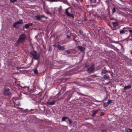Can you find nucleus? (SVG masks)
Returning <instances> with one entry per match:
<instances>
[{
  "mask_svg": "<svg viewBox=\"0 0 132 132\" xmlns=\"http://www.w3.org/2000/svg\"><path fill=\"white\" fill-rule=\"evenodd\" d=\"M30 54L32 56L33 59L35 60H38L40 58V54L36 51H31Z\"/></svg>",
  "mask_w": 132,
  "mask_h": 132,
  "instance_id": "nucleus-2",
  "label": "nucleus"
},
{
  "mask_svg": "<svg viewBox=\"0 0 132 132\" xmlns=\"http://www.w3.org/2000/svg\"><path fill=\"white\" fill-rule=\"evenodd\" d=\"M94 70V67L92 65L88 68L87 70V71L89 72H92Z\"/></svg>",
  "mask_w": 132,
  "mask_h": 132,
  "instance_id": "nucleus-6",
  "label": "nucleus"
},
{
  "mask_svg": "<svg viewBox=\"0 0 132 132\" xmlns=\"http://www.w3.org/2000/svg\"><path fill=\"white\" fill-rule=\"evenodd\" d=\"M104 114H105L103 112H102L100 114V115L101 116H103L104 115Z\"/></svg>",
  "mask_w": 132,
  "mask_h": 132,
  "instance_id": "nucleus-32",
  "label": "nucleus"
},
{
  "mask_svg": "<svg viewBox=\"0 0 132 132\" xmlns=\"http://www.w3.org/2000/svg\"><path fill=\"white\" fill-rule=\"evenodd\" d=\"M131 18H132V15H131Z\"/></svg>",
  "mask_w": 132,
  "mask_h": 132,
  "instance_id": "nucleus-47",
  "label": "nucleus"
},
{
  "mask_svg": "<svg viewBox=\"0 0 132 132\" xmlns=\"http://www.w3.org/2000/svg\"><path fill=\"white\" fill-rule=\"evenodd\" d=\"M56 102L55 100H54L52 102H51L48 101L47 102V104L48 105H53L55 104V103Z\"/></svg>",
  "mask_w": 132,
  "mask_h": 132,
  "instance_id": "nucleus-9",
  "label": "nucleus"
},
{
  "mask_svg": "<svg viewBox=\"0 0 132 132\" xmlns=\"http://www.w3.org/2000/svg\"><path fill=\"white\" fill-rule=\"evenodd\" d=\"M112 23L113 27H116L118 25V23L117 22H112Z\"/></svg>",
  "mask_w": 132,
  "mask_h": 132,
  "instance_id": "nucleus-14",
  "label": "nucleus"
},
{
  "mask_svg": "<svg viewBox=\"0 0 132 132\" xmlns=\"http://www.w3.org/2000/svg\"><path fill=\"white\" fill-rule=\"evenodd\" d=\"M109 18L110 20H114L116 21L117 19L113 17L112 16V15H110L109 16Z\"/></svg>",
  "mask_w": 132,
  "mask_h": 132,
  "instance_id": "nucleus-12",
  "label": "nucleus"
},
{
  "mask_svg": "<svg viewBox=\"0 0 132 132\" xmlns=\"http://www.w3.org/2000/svg\"><path fill=\"white\" fill-rule=\"evenodd\" d=\"M116 11V8L115 7H114L113 8V9L112 10V14L114 13Z\"/></svg>",
  "mask_w": 132,
  "mask_h": 132,
  "instance_id": "nucleus-24",
  "label": "nucleus"
},
{
  "mask_svg": "<svg viewBox=\"0 0 132 132\" xmlns=\"http://www.w3.org/2000/svg\"><path fill=\"white\" fill-rule=\"evenodd\" d=\"M96 102H102V101H98V100H96Z\"/></svg>",
  "mask_w": 132,
  "mask_h": 132,
  "instance_id": "nucleus-40",
  "label": "nucleus"
},
{
  "mask_svg": "<svg viewBox=\"0 0 132 132\" xmlns=\"http://www.w3.org/2000/svg\"><path fill=\"white\" fill-rule=\"evenodd\" d=\"M67 38L68 39H69L70 38V37L69 36H68V35H67Z\"/></svg>",
  "mask_w": 132,
  "mask_h": 132,
  "instance_id": "nucleus-39",
  "label": "nucleus"
},
{
  "mask_svg": "<svg viewBox=\"0 0 132 132\" xmlns=\"http://www.w3.org/2000/svg\"><path fill=\"white\" fill-rule=\"evenodd\" d=\"M89 65H87V64H86L85 65V66H84V67H85V68H87L88 67H89Z\"/></svg>",
  "mask_w": 132,
  "mask_h": 132,
  "instance_id": "nucleus-34",
  "label": "nucleus"
},
{
  "mask_svg": "<svg viewBox=\"0 0 132 132\" xmlns=\"http://www.w3.org/2000/svg\"><path fill=\"white\" fill-rule=\"evenodd\" d=\"M36 19L38 20H41V18L40 15H37L35 16Z\"/></svg>",
  "mask_w": 132,
  "mask_h": 132,
  "instance_id": "nucleus-19",
  "label": "nucleus"
},
{
  "mask_svg": "<svg viewBox=\"0 0 132 132\" xmlns=\"http://www.w3.org/2000/svg\"><path fill=\"white\" fill-rule=\"evenodd\" d=\"M125 130L127 132H132V129L126 128Z\"/></svg>",
  "mask_w": 132,
  "mask_h": 132,
  "instance_id": "nucleus-20",
  "label": "nucleus"
},
{
  "mask_svg": "<svg viewBox=\"0 0 132 132\" xmlns=\"http://www.w3.org/2000/svg\"><path fill=\"white\" fill-rule=\"evenodd\" d=\"M3 94L5 96H9L11 95V93L10 92H4Z\"/></svg>",
  "mask_w": 132,
  "mask_h": 132,
  "instance_id": "nucleus-15",
  "label": "nucleus"
},
{
  "mask_svg": "<svg viewBox=\"0 0 132 132\" xmlns=\"http://www.w3.org/2000/svg\"><path fill=\"white\" fill-rule=\"evenodd\" d=\"M46 13L48 14H49L50 15H52V13L49 11H47L46 12Z\"/></svg>",
  "mask_w": 132,
  "mask_h": 132,
  "instance_id": "nucleus-31",
  "label": "nucleus"
},
{
  "mask_svg": "<svg viewBox=\"0 0 132 132\" xmlns=\"http://www.w3.org/2000/svg\"><path fill=\"white\" fill-rule=\"evenodd\" d=\"M26 35L24 33L19 35L17 41L15 43L14 45L15 47L19 46L20 44H23L26 40Z\"/></svg>",
  "mask_w": 132,
  "mask_h": 132,
  "instance_id": "nucleus-1",
  "label": "nucleus"
},
{
  "mask_svg": "<svg viewBox=\"0 0 132 132\" xmlns=\"http://www.w3.org/2000/svg\"><path fill=\"white\" fill-rule=\"evenodd\" d=\"M129 32L130 33V35H132V30H129Z\"/></svg>",
  "mask_w": 132,
  "mask_h": 132,
  "instance_id": "nucleus-36",
  "label": "nucleus"
},
{
  "mask_svg": "<svg viewBox=\"0 0 132 132\" xmlns=\"http://www.w3.org/2000/svg\"><path fill=\"white\" fill-rule=\"evenodd\" d=\"M10 90V89L7 87H5L4 88V92H8Z\"/></svg>",
  "mask_w": 132,
  "mask_h": 132,
  "instance_id": "nucleus-16",
  "label": "nucleus"
},
{
  "mask_svg": "<svg viewBox=\"0 0 132 132\" xmlns=\"http://www.w3.org/2000/svg\"><path fill=\"white\" fill-rule=\"evenodd\" d=\"M68 118L67 117H63L62 119V121H64L66 119H68Z\"/></svg>",
  "mask_w": 132,
  "mask_h": 132,
  "instance_id": "nucleus-17",
  "label": "nucleus"
},
{
  "mask_svg": "<svg viewBox=\"0 0 132 132\" xmlns=\"http://www.w3.org/2000/svg\"><path fill=\"white\" fill-rule=\"evenodd\" d=\"M72 91H68L65 94V96H67V99L69 100L72 96Z\"/></svg>",
  "mask_w": 132,
  "mask_h": 132,
  "instance_id": "nucleus-3",
  "label": "nucleus"
},
{
  "mask_svg": "<svg viewBox=\"0 0 132 132\" xmlns=\"http://www.w3.org/2000/svg\"><path fill=\"white\" fill-rule=\"evenodd\" d=\"M82 96H85V95H84V94H82Z\"/></svg>",
  "mask_w": 132,
  "mask_h": 132,
  "instance_id": "nucleus-43",
  "label": "nucleus"
},
{
  "mask_svg": "<svg viewBox=\"0 0 132 132\" xmlns=\"http://www.w3.org/2000/svg\"><path fill=\"white\" fill-rule=\"evenodd\" d=\"M131 88V86L130 85H129L128 86H125L123 89L124 90H128L130 88Z\"/></svg>",
  "mask_w": 132,
  "mask_h": 132,
  "instance_id": "nucleus-13",
  "label": "nucleus"
},
{
  "mask_svg": "<svg viewBox=\"0 0 132 132\" xmlns=\"http://www.w3.org/2000/svg\"><path fill=\"white\" fill-rule=\"evenodd\" d=\"M91 76H89V77L88 78V79H90L91 78Z\"/></svg>",
  "mask_w": 132,
  "mask_h": 132,
  "instance_id": "nucleus-42",
  "label": "nucleus"
},
{
  "mask_svg": "<svg viewBox=\"0 0 132 132\" xmlns=\"http://www.w3.org/2000/svg\"><path fill=\"white\" fill-rule=\"evenodd\" d=\"M78 32L80 35H81L82 34V32L80 30H79V31Z\"/></svg>",
  "mask_w": 132,
  "mask_h": 132,
  "instance_id": "nucleus-38",
  "label": "nucleus"
},
{
  "mask_svg": "<svg viewBox=\"0 0 132 132\" xmlns=\"http://www.w3.org/2000/svg\"><path fill=\"white\" fill-rule=\"evenodd\" d=\"M15 26H14V25H13V27H14V28H19L20 26H18V24H16Z\"/></svg>",
  "mask_w": 132,
  "mask_h": 132,
  "instance_id": "nucleus-28",
  "label": "nucleus"
},
{
  "mask_svg": "<svg viewBox=\"0 0 132 132\" xmlns=\"http://www.w3.org/2000/svg\"><path fill=\"white\" fill-rule=\"evenodd\" d=\"M55 46L60 50L63 51L65 49L64 46H61L59 44H57Z\"/></svg>",
  "mask_w": 132,
  "mask_h": 132,
  "instance_id": "nucleus-5",
  "label": "nucleus"
},
{
  "mask_svg": "<svg viewBox=\"0 0 132 132\" xmlns=\"http://www.w3.org/2000/svg\"><path fill=\"white\" fill-rule=\"evenodd\" d=\"M65 13L66 15L68 16H70L73 18H74V16L72 14H70L68 11V9H66L65 11Z\"/></svg>",
  "mask_w": 132,
  "mask_h": 132,
  "instance_id": "nucleus-4",
  "label": "nucleus"
},
{
  "mask_svg": "<svg viewBox=\"0 0 132 132\" xmlns=\"http://www.w3.org/2000/svg\"><path fill=\"white\" fill-rule=\"evenodd\" d=\"M29 26L28 24H26L25 25V28L26 29H27L29 28Z\"/></svg>",
  "mask_w": 132,
  "mask_h": 132,
  "instance_id": "nucleus-27",
  "label": "nucleus"
},
{
  "mask_svg": "<svg viewBox=\"0 0 132 132\" xmlns=\"http://www.w3.org/2000/svg\"><path fill=\"white\" fill-rule=\"evenodd\" d=\"M110 77L107 74L104 75L102 77V79H104L105 80H109Z\"/></svg>",
  "mask_w": 132,
  "mask_h": 132,
  "instance_id": "nucleus-7",
  "label": "nucleus"
},
{
  "mask_svg": "<svg viewBox=\"0 0 132 132\" xmlns=\"http://www.w3.org/2000/svg\"><path fill=\"white\" fill-rule=\"evenodd\" d=\"M100 1H101V0H98L99 2H100Z\"/></svg>",
  "mask_w": 132,
  "mask_h": 132,
  "instance_id": "nucleus-44",
  "label": "nucleus"
},
{
  "mask_svg": "<svg viewBox=\"0 0 132 132\" xmlns=\"http://www.w3.org/2000/svg\"><path fill=\"white\" fill-rule=\"evenodd\" d=\"M68 120L69 122V124L70 125H71L72 123V121L69 118H68Z\"/></svg>",
  "mask_w": 132,
  "mask_h": 132,
  "instance_id": "nucleus-26",
  "label": "nucleus"
},
{
  "mask_svg": "<svg viewBox=\"0 0 132 132\" xmlns=\"http://www.w3.org/2000/svg\"><path fill=\"white\" fill-rule=\"evenodd\" d=\"M120 34H123L125 33V32L123 30H120Z\"/></svg>",
  "mask_w": 132,
  "mask_h": 132,
  "instance_id": "nucleus-29",
  "label": "nucleus"
},
{
  "mask_svg": "<svg viewBox=\"0 0 132 132\" xmlns=\"http://www.w3.org/2000/svg\"><path fill=\"white\" fill-rule=\"evenodd\" d=\"M34 74L36 75H38V71L37 69H35L34 70Z\"/></svg>",
  "mask_w": 132,
  "mask_h": 132,
  "instance_id": "nucleus-18",
  "label": "nucleus"
},
{
  "mask_svg": "<svg viewBox=\"0 0 132 132\" xmlns=\"http://www.w3.org/2000/svg\"><path fill=\"white\" fill-rule=\"evenodd\" d=\"M10 2L13 3L14 2H16L17 0H10Z\"/></svg>",
  "mask_w": 132,
  "mask_h": 132,
  "instance_id": "nucleus-35",
  "label": "nucleus"
},
{
  "mask_svg": "<svg viewBox=\"0 0 132 132\" xmlns=\"http://www.w3.org/2000/svg\"><path fill=\"white\" fill-rule=\"evenodd\" d=\"M109 14H110V12H109Z\"/></svg>",
  "mask_w": 132,
  "mask_h": 132,
  "instance_id": "nucleus-46",
  "label": "nucleus"
},
{
  "mask_svg": "<svg viewBox=\"0 0 132 132\" xmlns=\"http://www.w3.org/2000/svg\"><path fill=\"white\" fill-rule=\"evenodd\" d=\"M100 110L99 109H98V110H97L96 111H94L92 114V116L93 117H94L96 114L97 113V112H98V111Z\"/></svg>",
  "mask_w": 132,
  "mask_h": 132,
  "instance_id": "nucleus-11",
  "label": "nucleus"
},
{
  "mask_svg": "<svg viewBox=\"0 0 132 132\" xmlns=\"http://www.w3.org/2000/svg\"><path fill=\"white\" fill-rule=\"evenodd\" d=\"M16 105H17V106H19V105L18 104H16Z\"/></svg>",
  "mask_w": 132,
  "mask_h": 132,
  "instance_id": "nucleus-45",
  "label": "nucleus"
},
{
  "mask_svg": "<svg viewBox=\"0 0 132 132\" xmlns=\"http://www.w3.org/2000/svg\"><path fill=\"white\" fill-rule=\"evenodd\" d=\"M112 102V100H108V101L107 102L108 103V104H109L110 103H111V102Z\"/></svg>",
  "mask_w": 132,
  "mask_h": 132,
  "instance_id": "nucleus-30",
  "label": "nucleus"
},
{
  "mask_svg": "<svg viewBox=\"0 0 132 132\" xmlns=\"http://www.w3.org/2000/svg\"><path fill=\"white\" fill-rule=\"evenodd\" d=\"M28 24L29 27L31 26L32 25V23H29Z\"/></svg>",
  "mask_w": 132,
  "mask_h": 132,
  "instance_id": "nucleus-37",
  "label": "nucleus"
},
{
  "mask_svg": "<svg viewBox=\"0 0 132 132\" xmlns=\"http://www.w3.org/2000/svg\"><path fill=\"white\" fill-rule=\"evenodd\" d=\"M65 51L68 54H69L70 53V52L69 50H65Z\"/></svg>",
  "mask_w": 132,
  "mask_h": 132,
  "instance_id": "nucleus-33",
  "label": "nucleus"
},
{
  "mask_svg": "<svg viewBox=\"0 0 132 132\" xmlns=\"http://www.w3.org/2000/svg\"><path fill=\"white\" fill-rule=\"evenodd\" d=\"M47 1L51 2H52L55 1L57 2L58 1V0H47Z\"/></svg>",
  "mask_w": 132,
  "mask_h": 132,
  "instance_id": "nucleus-25",
  "label": "nucleus"
},
{
  "mask_svg": "<svg viewBox=\"0 0 132 132\" xmlns=\"http://www.w3.org/2000/svg\"><path fill=\"white\" fill-rule=\"evenodd\" d=\"M130 54H131V55H132V50H131L130 51Z\"/></svg>",
  "mask_w": 132,
  "mask_h": 132,
  "instance_id": "nucleus-41",
  "label": "nucleus"
},
{
  "mask_svg": "<svg viewBox=\"0 0 132 132\" xmlns=\"http://www.w3.org/2000/svg\"><path fill=\"white\" fill-rule=\"evenodd\" d=\"M41 18H45V19H47L48 18L47 17L45 16L43 14H42L40 15Z\"/></svg>",
  "mask_w": 132,
  "mask_h": 132,
  "instance_id": "nucleus-21",
  "label": "nucleus"
},
{
  "mask_svg": "<svg viewBox=\"0 0 132 132\" xmlns=\"http://www.w3.org/2000/svg\"><path fill=\"white\" fill-rule=\"evenodd\" d=\"M105 72L104 70V69H102L101 72V74L102 75H103V74H105Z\"/></svg>",
  "mask_w": 132,
  "mask_h": 132,
  "instance_id": "nucleus-23",
  "label": "nucleus"
},
{
  "mask_svg": "<svg viewBox=\"0 0 132 132\" xmlns=\"http://www.w3.org/2000/svg\"><path fill=\"white\" fill-rule=\"evenodd\" d=\"M77 48L81 52L84 51L85 50V48L82 46H78L77 47Z\"/></svg>",
  "mask_w": 132,
  "mask_h": 132,
  "instance_id": "nucleus-8",
  "label": "nucleus"
},
{
  "mask_svg": "<svg viewBox=\"0 0 132 132\" xmlns=\"http://www.w3.org/2000/svg\"><path fill=\"white\" fill-rule=\"evenodd\" d=\"M109 104H108V103L107 102L105 103H104L103 106H104L106 107L108 106Z\"/></svg>",
  "mask_w": 132,
  "mask_h": 132,
  "instance_id": "nucleus-22",
  "label": "nucleus"
},
{
  "mask_svg": "<svg viewBox=\"0 0 132 132\" xmlns=\"http://www.w3.org/2000/svg\"><path fill=\"white\" fill-rule=\"evenodd\" d=\"M22 24V20H20L19 21H18L16 23L14 24V26H15L16 25V24Z\"/></svg>",
  "mask_w": 132,
  "mask_h": 132,
  "instance_id": "nucleus-10",
  "label": "nucleus"
}]
</instances>
